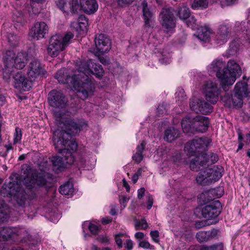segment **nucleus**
I'll list each match as a JSON object with an SVG mask.
<instances>
[{"label":"nucleus","mask_w":250,"mask_h":250,"mask_svg":"<svg viewBox=\"0 0 250 250\" xmlns=\"http://www.w3.org/2000/svg\"><path fill=\"white\" fill-rule=\"evenodd\" d=\"M76 66L77 70L71 76L67 74V70L63 68L57 73L55 77L60 83H67L73 87L80 94V98L84 100L92 96L94 90V84L88 75L92 74L100 78L103 76L104 70L101 65L92 60H77Z\"/></svg>","instance_id":"f257e3e1"},{"label":"nucleus","mask_w":250,"mask_h":250,"mask_svg":"<svg viewBox=\"0 0 250 250\" xmlns=\"http://www.w3.org/2000/svg\"><path fill=\"white\" fill-rule=\"evenodd\" d=\"M211 140L208 138H201L187 143L185 151L189 156H194L191 160L189 167L193 170H198L196 176L197 182L202 185H207L218 181L222 176L224 168L221 166H212L205 167L208 162L207 155L200 153L205 150Z\"/></svg>","instance_id":"f03ea898"},{"label":"nucleus","mask_w":250,"mask_h":250,"mask_svg":"<svg viewBox=\"0 0 250 250\" xmlns=\"http://www.w3.org/2000/svg\"><path fill=\"white\" fill-rule=\"evenodd\" d=\"M70 133L66 130H56L53 134V141L60 155L53 156L51 161L53 168L56 171H61L68 165H72L74 161L73 152L77 148V143L70 140Z\"/></svg>","instance_id":"7ed1b4c3"},{"label":"nucleus","mask_w":250,"mask_h":250,"mask_svg":"<svg viewBox=\"0 0 250 250\" xmlns=\"http://www.w3.org/2000/svg\"><path fill=\"white\" fill-rule=\"evenodd\" d=\"M42 74L43 69L40 62L37 60H33L28 67V78L21 71L17 72L13 76L14 86L20 91H28L32 86L33 81Z\"/></svg>","instance_id":"20e7f679"},{"label":"nucleus","mask_w":250,"mask_h":250,"mask_svg":"<svg viewBox=\"0 0 250 250\" xmlns=\"http://www.w3.org/2000/svg\"><path fill=\"white\" fill-rule=\"evenodd\" d=\"M27 61V54L26 53L19 52L16 55L13 51H7L2 58L3 77L9 78L14 69H22L26 64Z\"/></svg>","instance_id":"39448f33"},{"label":"nucleus","mask_w":250,"mask_h":250,"mask_svg":"<svg viewBox=\"0 0 250 250\" xmlns=\"http://www.w3.org/2000/svg\"><path fill=\"white\" fill-rule=\"evenodd\" d=\"M243 63L237 60H229L226 65L223 74L219 73L217 78L222 88L225 90L226 86L232 85L241 75Z\"/></svg>","instance_id":"423d86ee"},{"label":"nucleus","mask_w":250,"mask_h":250,"mask_svg":"<svg viewBox=\"0 0 250 250\" xmlns=\"http://www.w3.org/2000/svg\"><path fill=\"white\" fill-rule=\"evenodd\" d=\"M209 121L207 117L198 115L194 118L186 116L181 122V126L185 133L194 131L204 132L208 128Z\"/></svg>","instance_id":"0eeeda50"},{"label":"nucleus","mask_w":250,"mask_h":250,"mask_svg":"<svg viewBox=\"0 0 250 250\" xmlns=\"http://www.w3.org/2000/svg\"><path fill=\"white\" fill-rule=\"evenodd\" d=\"M42 165H40L41 173H37L33 169H26L24 172L23 183L29 188L34 187L36 184L38 186H43L46 183L45 176L47 174L46 170L48 167L45 166L44 168H42Z\"/></svg>","instance_id":"6e6552de"},{"label":"nucleus","mask_w":250,"mask_h":250,"mask_svg":"<svg viewBox=\"0 0 250 250\" xmlns=\"http://www.w3.org/2000/svg\"><path fill=\"white\" fill-rule=\"evenodd\" d=\"M48 100L50 106L54 108L53 112L56 117V114L64 115L63 108L65 107L67 100L63 94L60 91L52 90L48 95Z\"/></svg>","instance_id":"1a4fd4ad"},{"label":"nucleus","mask_w":250,"mask_h":250,"mask_svg":"<svg viewBox=\"0 0 250 250\" xmlns=\"http://www.w3.org/2000/svg\"><path fill=\"white\" fill-rule=\"evenodd\" d=\"M202 90L206 100L211 104H215L218 100L220 89L215 81L208 80L204 82Z\"/></svg>","instance_id":"9d476101"},{"label":"nucleus","mask_w":250,"mask_h":250,"mask_svg":"<svg viewBox=\"0 0 250 250\" xmlns=\"http://www.w3.org/2000/svg\"><path fill=\"white\" fill-rule=\"evenodd\" d=\"M190 107L196 113L206 114L212 111V106L204 101L196 97L190 100Z\"/></svg>","instance_id":"9b49d317"},{"label":"nucleus","mask_w":250,"mask_h":250,"mask_svg":"<svg viewBox=\"0 0 250 250\" xmlns=\"http://www.w3.org/2000/svg\"><path fill=\"white\" fill-rule=\"evenodd\" d=\"M70 114L67 112V114H56L57 120L63 124L64 128L67 131H70L72 134H77L80 132V128L78 122L69 118Z\"/></svg>","instance_id":"f8f14e48"},{"label":"nucleus","mask_w":250,"mask_h":250,"mask_svg":"<svg viewBox=\"0 0 250 250\" xmlns=\"http://www.w3.org/2000/svg\"><path fill=\"white\" fill-rule=\"evenodd\" d=\"M160 18L163 28L169 32L175 26L173 14L169 9H163L160 14Z\"/></svg>","instance_id":"ddd939ff"},{"label":"nucleus","mask_w":250,"mask_h":250,"mask_svg":"<svg viewBox=\"0 0 250 250\" xmlns=\"http://www.w3.org/2000/svg\"><path fill=\"white\" fill-rule=\"evenodd\" d=\"M61 36L56 35L51 37L47 48L48 54L52 57H57L65 48L61 42Z\"/></svg>","instance_id":"4468645a"},{"label":"nucleus","mask_w":250,"mask_h":250,"mask_svg":"<svg viewBox=\"0 0 250 250\" xmlns=\"http://www.w3.org/2000/svg\"><path fill=\"white\" fill-rule=\"evenodd\" d=\"M220 202L215 201L210 205H207L202 209L203 217L208 220L216 218L220 214Z\"/></svg>","instance_id":"2eb2a0df"},{"label":"nucleus","mask_w":250,"mask_h":250,"mask_svg":"<svg viewBox=\"0 0 250 250\" xmlns=\"http://www.w3.org/2000/svg\"><path fill=\"white\" fill-rule=\"evenodd\" d=\"M95 43L97 51L101 54L108 52L111 48L110 40L103 34L96 36Z\"/></svg>","instance_id":"dca6fc26"},{"label":"nucleus","mask_w":250,"mask_h":250,"mask_svg":"<svg viewBox=\"0 0 250 250\" xmlns=\"http://www.w3.org/2000/svg\"><path fill=\"white\" fill-rule=\"evenodd\" d=\"M58 7L65 13H75L80 10V5L78 0H72L70 1H66L65 0H59L57 2Z\"/></svg>","instance_id":"f3484780"},{"label":"nucleus","mask_w":250,"mask_h":250,"mask_svg":"<svg viewBox=\"0 0 250 250\" xmlns=\"http://www.w3.org/2000/svg\"><path fill=\"white\" fill-rule=\"evenodd\" d=\"M48 27L44 22H37L32 28L30 32V36L37 40L42 39L47 33Z\"/></svg>","instance_id":"a211bd4d"},{"label":"nucleus","mask_w":250,"mask_h":250,"mask_svg":"<svg viewBox=\"0 0 250 250\" xmlns=\"http://www.w3.org/2000/svg\"><path fill=\"white\" fill-rule=\"evenodd\" d=\"M76 162L77 166L80 167L86 168L89 169L94 167L95 158L93 156H91L84 153L79 156Z\"/></svg>","instance_id":"6ab92c4d"},{"label":"nucleus","mask_w":250,"mask_h":250,"mask_svg":"<svg viewBox=\"0 0 250 250\" xmlns=\"http://www.w3.org/2000/svg\"><path fill=\"white\" fill-rule=\"evenodd\" d=\"M80 10L88 14H92L98 9V4L96 0H80Z\"/></svg>","instance_id":"aec40b11"},{"label":"nucleus","mask_w":250,"mask_h":250,"mask_svg":"<svg viewBox=\"0 0 250 250\" xmlns=\"http://www.w3.org/2000/svg\"><path fill=\"white\" fill-rule=\"evenodd\" d=\"M230 35L229 28L227 25L221 24L219 26L215 39L217 43L223 44L226 42Z\"/></svg>","instance_id":"412c9836"},{"label":"nucleus","mask_w":250,"mask_h":250,"mask_svg":"<svg viewBox=\"0 0 250 250\" xmlns=\"http://www.w3.org/2000/svg\"><path fill=\"white\" fill-rule=\"evenodd\" d=\"M225 67V63L222 60H216L208 66V70L209 75H216L217 77L218 73L223 74V71H224Z\"/></svg>","instance_id":"4be33fe9"},{"label":"nucleus","mask_w":250,"mask_h":250,"mask_svg":"<svg viewBox=\"0 0 250 250\" xmlns=\"http://www.w3.org/2000/svg\"><path fill=\"white\" fill-rule=\"evenodd\" d=\"M88 21L84 16L81 15L78 19V22H73L71 26L75 28L80 35L84 34L87 31Z\"/></svg>","instance_id":"5701e85b"},{"label":"nucleus","mask_w":250,"mask_h":250,"mask_svg":"<svg viewBox=\"0 0 250 250\" xmlns=\"http://www.w3.org/2000/svg\"><path fill=\"white\" fill-rule=\"evenodd\" d=\"M217 234L216 230L210 231H200L197 233L196 238L200 242H206L212 239Z\"/></svg>","instance_id":"b1692460"},{"label":"nucleus","mask_w":250,"mask_h":250,"mask_svg":"<svg viewBox=\"0 0 250 250\" xmlns=\"http://www.w3.org/2000/svg\"><path fill=\"white\" fill-rule=\"evenodd\" d=\"M180 135L178 130L174 127H168L165 131L164 139L165 140L171 142L177 138Z\"/></svg>","instance_id":"393cba45"},{"label":"nucleus","mask_w":250,"mask_h":250,"mask_svg":"<svg viewBox=\"0 0 250 250\" xmlns=\"http://www.w3.org/2000/svg\"><path fill=\"white\" fill-rule=\"evenodd\" d=\"M212 35V31L210 28L206 26H203L200 29L198 38L202 42H207L210 41Z\"/></svg>","instance_id":"a878e982"},{"label":"nucleus","mask_w":250,"mask_h":250,"mask_svg":"<svg viewBox=\"0 0 250 250\" xmlns=\"http://www.w3.org/2000/svg\"><path fill=\"white\" fill-rule=\"evenodd\" d=\"M74 192L73 184L67 182L60 187V192L64 195H71Z\"/></svg>","instance_id":"bb28decb"},{"label":"nucleus","mask_w":250,"mask_h":250,"mask_svg":"<svg viewBox=\"0 0 250 250\" xmlns=\"http://www.w3.org/2000/svg\"><path fill=\"white\" fill-rule=\"evenodd\" d=\"M208 5V0H194L191 7L193 9H203L207 8Z\"/></svg>","instance_id":"cd10ccee"},{"label":"nucleus","mask_w":250,"mask_h":250,"mask_svg":"<svg viewBox=\"0 0 250 250\" xmlns=\"http://www.w3.org/2000/svg\"><path fill=\"white\" fill-rule=\"evenodd\" d=\"M190 12L189 8L185 6L181 7L178 11V16L179 18L185 21L189 18Z\"/></svg>","instance_id":"c85d7f7f"},{"label":"nucleus","mask_w":250,"mask_h":250,"mask_svg":"<svg viewBox=\"0 0 250 250\" xmlns=\"http://www.w3.org/2000/svg\"><path fill=\"white\" fill-rule=\"evenodd\" d=\"M83 229L88 228L93 234H97L99 230V228L98 226L88 221L83 222Z\"/></svg>","instance_id":"c756f323"},{"label":"nucleus","mask_w":250,"mask_h":250,"mask_svg":"<svg viewBox=\"0 0 250 250\" xmlns=\"http://www.w3.org/2000/svg\"><path fill=\"white\" fill-rule=\"evenodd\" d=\"M73 37L74 35L70 32L66 33L63 37L61 36V42L64 48L71 42V40Z\"/></svg>","instance_id":"7c9ffc66"},{"label":"nucleus","mask_w":250,"mask_h":250,"mask_svg":"<svg viewBox=\"0 0 250 250\" xmlns=\"http://www.w3.org/2000/svg\"><path fill=\"white\" fill-rule=\"evenodd\" d=\"M142 5L143 7V16L145 24L147 25L149 23V20L152 17V14L148 10L147 8V4L146 1H144L142 2Z\"/></svg>","instance_id":"2f4dec72"},{"label":"nucleus","mask_w":250,"mask_h":250,"mask_svg":"<svg viewBox=\"0 0 250 250\" xmlns=\"http://www.w3.org/2000/svg\"><path fill=\"white\" fill-rule=\"evenodd\" d=\"M148 227L146 221L145 219L135 221V228L136 230L146 229Z\"/></svg>","instance_id":"473e14b6"},{"label":"nucleus","mask_w":250,"mask_h":250,"mask_svg":"<svg viewBox=\"0 0 250 250\" xmlns=\"http://www.w3.org/2000/svg\"><path fill=\"white\" fill-rule=\"evenodd\" d=\"M12 231L11 229L7 228H4L1 231H0V235H2L0 239H7L8 238L10 237L12 235Z\"/></svg>","instance_id":"72a5a7b5"},{"label":"nucleus","mask_w":250,"mask_h":250,"mask_svg":"<svg viewBox=\"0 0 250 250\" xmlns=\"http://www.w3.org/2000/svg\"><path fill=\"white\" fill-rule=\"evenodd\" d=\"M22 133L21 129L19 128L16 127L15 129V132L14 134L13 143L14 144L20 143L21 139Z\"/></svg>","instance_id":"f704fd0d"},{"label":"nucleus","mask_w":250,"mask_h":250,"mask_svg":"<svg viewBox=\"0 0 250 250\" xmlns=\"http://www.w3.org/2000/svg\"><path fill=\"white\" fill-rule=\"evenodd\" d=\"M185 21L188 26L191 27L192 28H195L197 26L196 20L193 16H189V18Z\"/></svg>","instance_id":"c9c22d12"},{"label":"nucleus","mask_w":250,"mask_h":250,"mask_svg":"<svg viewBox=\"0 0 250 250\" xmlns=\"http://www.w3.org/2000/svg\"><path fill=\"white\" fill-rule=\"evenodd\" d=\"M124 237L125 235L122 233L117 234L115 235V240L119 248L123 247L122 241L123 238Z\"/></svg>","instance_id":"e433bc0d"},{"label":"nucleus","mask_w":250,"mask_h":250,"mask_svg":"<svg viewBox=\"0 0 250 250\" xmlns=\"http://www.w3.org/2000/svg\"><path fill=\"white\" fill-rule=\"evenodd\" d=\"M209 192L206 191L200 194L198 197L200 202L202 201L204 203L208 202L210 199L208 198Z\"/></svg>","instance_id":"4c0bfd02"},{"label":"nucleus","mask_w":250,"mask_h":250,"mask_svg":"<svg viewBox=\"0 0 250 250\" xmlns=\"http://www.w3.org/2000/svg\"><path fill=\"white\" fill-rule=\"evenodd\" d=\"M139 246L145 249H154V247L152 246H151L150 243L146 240L140 241Z\"/></svg>","instance_id":"58836bf2"},{"label":"nucleus","mask_w":250,"mask_h":250,"mask_svg":"<svg viewBox=\"0 0 250 250\" xmlns=\"http://www.w3.org/2000/svg\"><path fill=\"white\" fill-rule=\"evenodd\" d=\"M150 235L154 242L157 243L159 242V233L158 230L151 231Z\"/></svg>","instance_id":"ea45409f"},{"label":"nucleus","mask_w":250,"mask_h":250,"mask_svg":"<svg viewBox=\"0 0 250 250\" xmlns=\"http://www.w3.org/2000/svg\"><path fill=\"white\" fill-rule=\"evenodd\" d=\"M160 62L162 64H167L171 62V55L168 54V55H162V58L160 59Z\"/></svg>","instance_id":"a19ab883"},{"label":"nucleus","mask_w":250,"mask_h":250,"mask_svg":"<svg viewBox=\"0 0 250 250\" xmlns=\"http://www.w3.org/2000/svg\"><path fill=\"white\" fill-rule=\"evenodd\" d=\"M143 157L142 153L140 152H136L132 156L133 160L137 164L140 163L142 161Z\"/></svg>","instance_id":"79ce46f5"},{"label":"nucleus","mask_w":250,"mask_h":250,"mask_svg":"<svg viewBox=\"0 0 250 250\" xmlns=\"http://www.w3.org/2000/svg\"><path fill=\"white\" fill-rule=\"evenodd\" d=\"M79 128H80V131L81 130L86 129L88 127V123L87 122L83 119L79 120L78 122Z\"/></svg>","instance_id":"37998d69"},{"label":"nucleus","mask_w":250,"mask_h":250,"mask_svg":"<svg viewBox=\"0 0 250 250\" xmlns=\"http://www.w3.org/2000/svg\"><path fill=\"white\" fill-rule=\"evenodd\" d=\"M47 0H33V4H38V6L34 11L35 12H39L41 10V4L45 2Z\"/></svg>","instance_id":"c03bdc74"},{"label":"nucleus","mask_w":250,"mask_h":250,"mask_svg":"<svg viewBox=\"0 0 250 250\" xmlns=\"http://www.w3.org/2000/svg\"><path fill=\"white\" fill-rule=\"evenodd\" d=\"M128 201V199L124 196L121 195L119 196V201L122 206H123L124 208H125L126 206L127 203Z\"/></svg>","instance_id":"a18cd8bd"},{"label":"nucleus","mask_w":250,"mask_h":250,"mask_svg":"<svg viewBox=\"0 0 250 250\" xmlns=\"http://www.w3.org/2000/svg\"><path fill=\"white\" fill-rule=\"evenodd\" d=\"M157 112L159 114H163L166 113L167 109L166 108V105L164 104L159 105L157 108Z\"/></svg>","instance_id":"49530a36"},{"label":"nucleus","mask_w":250,"mask_h":250,"mask_svg":"<svg viewBox=\"0 0 250 250\" xmlns=\"http://www.w3.org/2000/svg\"><path fill=\"white\" fill-rule=\"evenodd\" d=\"M98 240L101 243L104 244L108 243L109 241V239L108 237L106 235L99 236L98 238Z\"/></svg>","instance_id":"de8ad7c7"},{"label":"nucleus","mask_w":250,"mask_h":250,"mask_svg":"<svg viewBox=\"0 0 250 250\" xmlns=\"http://www.w3.org/2000/svg\"><path fill=\"white\" fill-rule=\"evenodd\" d=\"M153 204V199L151 195L147 196V208L149 209L152 207Z\"/></svg>","instance_id":"09e8293b"},{"label":"nucleus","mask_w":250,"mask_h":250,"mask_svg":"<svg viewBox=\"0 0 250 250\" xmlns=\"http://www.w3.org/2000/svg\"><path fill=\"white\" fill-rule=\"evenodd\" d=\"M125 247L127 250H131L133 248V242L131 240L127 239L125 243Z\"/></svg>","instance_id":"8fccbe9b"},{"label":"nucleus","mask_w":250,"mask_h":250,"mask_svg":"<svg viewBox=\"0 0 250 250\" xmlns=\"http://www.w3.org/2000/svg\"><path fill=\"white\" fill-rule=\"evenodd\" d=\"M224 246L222 243L212 245V250H223Z\"/></svg>","instance_id":"3c124183"},{"label":"nucleus","mask_w":250,"mask_h":250,"mask_svg":"<svg viewBox=\"0 0 250 250\" xmlns=\"http://www.w3.org/2000/svg\"><path fill=\"white\" fill-rule=\"evenodd\" d=\"M7 38H8V41L10 42H11V43H12L13 44H14V45H15L16 44V42H13L14 41H15V40H17V37L16 35L9 34L7 36Z\"/></svg>","instance_id":"603ef678"},{"label":"nucleus","mask_w":250,"mask_h":250,"mask_svg":"<svg viewBox=\"0 0 250 250\" xmlns=\"http://www.w3.org/2000/svg\"><path fill=\"white\" fill-rule=\"evenodd\" d=\"M146 144L144 142H142L140 145H138L137 147V152L142 153L145 146Z\"/></svg>","instance_id":"864d4df0"},{"label":"nucleus","mask_w":250,"mask_h":250,"mask_svg":"<svg viewBox=\"0 0 250 250\" xmlns=\"http://www.w3.org/2000/svg\"><path fill=\"white\" fill-rule=\"evenodd\" d=\"M134 0H118V4L123 6L126 4H129L132 2Z\"/></svg>","instance_id":"5fc2aeb1"},{"label":"nucleus","mask_w":250,"mask_h":250,"mask_svg":"<svg viewBox=\"0 0 250 250\" xmlns=\"http://www.w3.org/2000/svg\"><path fill=\"white\" fill-rule=\"evenodd\" d=\"M145 192V189L144 188H141L138 190V198L139 199L142 198L144 196Z\"/></svg>","instance_id":"6e6d98bb"},{"label":"nucleus","mask_w":250,"mask_h":250,"mask_svg":"<svg viewBox=\"0 0 250 250\" xmlns=\"http://www.w3.org/2000/svg\"><path fill=\"white\" fill-rule=\"evenodd\" d=\"M110 217L106 216L101 219V222L104 225H106L111 222Z\"/></svg>","instance_id":"4d7b16f0"},{"label":"nucleus","mask_w":250,"mask_h":250,"mask_svg":"<svg viewBox=\"0 0 250 250\" xmlns=\"http://www.w3.org/2000/svg\"><path fill=\"white\" fill-rule=\"evenodd\" d=\"M237 0H220L221 3H224L226 5L232 4L236 1Z\"/></svg>","instance_id":"13d9d810"},{"label":"nucleus","mask_w":250,"mask_h":250,"mask_svg":"<svg viewBox=\"0 0 250 250\" xmlns=\"http://www.w3.org/2000/svg\"><path fill=\"white\" fill-rule=\"evenodd\" d=\"M145 236L144 233L142 232H137L135 234V237L136 239H143Z\"/></svg>","instance_id":"bf43d9fd"},{"label":"nucleus","mask_w":250,"mask_h":250,"mask_svg":"<svg viewBox=\"0 0 250 250\" xmlns=\"http://www.w3.org/2000/svg\"><path fill=\"white\" fill-rule=\"evenodd\" d=\"M33 0H31V2H30V5H31V6L32 8V12L34 14H37L39 12H35L34 11L36 10V9H37V8L38 7V4H35L34 5H33Z\"/></svg>","instance_id":"052dcab7"},{"label":"nucleus","mask_w":250,"mask_h":250,"mask_svg":"<svg viewBox=\"0 0 250 250\" xmlns=\"http://www.w3.org/2000/svg\"><path fill=\"white\" fill-rule=\"evenodd\" d=\"M200 250H212V246L202 245L200 247Z\"/></svg>","instance_id":"680f3d73"},{"label":"nucleus","mask_w":250,"mask_h":250,"mask_svg":"<svg viewBox=\"0 0 250 250\" xmlns=\"http://www.w3.org/2000/svg\"><path fill=\"white\" fill-rule=\"evenodd\" d=\"M92 250H111L109 248H98L96 246L93 245L92 247Z\"/></svg>","instance_id":"e2e57ef3"},{"label":"nucleus","mask_w":250,"mask_h":250,"mask_svg":"<svg viewBox=\"0 0 250 250\" xmlns=\"http://www.w3.org/2000/svg\"><path fill=\"white\" fill-rule=\"evenodd\" d=\"M5 102V97L0 94V106H2Z\"/></svg>","instance_id":"0e129e2a"},{"label":"nucleus","mask_w":250,"mask_h":250,"mask_svg":"<svg viewBox=\"0 0 250 250\" xmlns=\"http://www.w3.org/2000/svg\"><path fill=\"white\" fill-rule=\"evenodd\" d=\"M145 167L140 168L135 173L137 174V175L139 177L140 175H141L142 172L145 171Z\"/></svg>","instance_id":"69168bd1"},{"label":"nucleus","mask_w":250,"mask_h":250,"mask_svg":"<svg viewBox=\"0 0 250 250\" xmlns=\"http://www.w3.org/2000/svg\"><path fill=\"white\" fill-rule=\"evenodd\" d=\"M138 178L139 176L137 175V174L135 173L132 177V180L134 183H135L137 181Z\"/></svg>","instance_id":"338daca9"},{"label":"nucleus","mask_w":250,"mask_h":250,"mask_svg":"<svg viewBox=\"0 0 250 250\" xmlns=\"http://www.w3.org/2000/svg\"><path fill=\"white\" fill-rule=\"evenodd\" d=\"M116 213V210L115 208H112L111 210H110V214L112 215H115Z\"/></svg>","instance_id":"774afa93"}]
</instances>
